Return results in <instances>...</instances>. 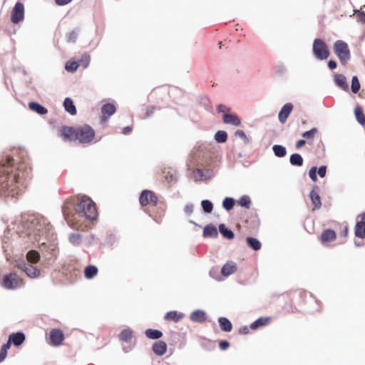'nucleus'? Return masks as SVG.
Returning a JSON list of instances; mask_svg holds the SVG:
<instances>
[{"label": "nucleus", "mask_w": 365, "mask_h": 365, "mask_svg": "<svg viewBox=\"0 0 365 365\" xmlns=\"http://www.w3.org/2000/svg\"><path fill=\"white\" fill-rule=\"evenodd\" d=\"M22 238L25 243L36 242L40 247L51 248L50 244L56 238L53 235L52 226L46 218L35 214L23 215L15 220L8 227L2 240V247L6 252L9 247V235Z\"/></svg>", "instance_id": "obj_1"}, {"label": "nucleus", "mask_w": 365, "mask_h": 365, "mask_svg": "<svg viewBox=\"0 0 365 365\" xmlns=\"http://www.w3.org/2000/svg\"><path fill=\"white\" fill-rule=\"evenodd\" d=\"M29 173L24 163L16 164L9 155L0 156V197L15 202L27 185Z\"/></svg>", "instance_id": "obj_2"}, {"label": "nucleus", "mask_w": 365, "mask_h": 365, "mask_svg": "<svg viewBox=\"0 0 365 365\" xmlns=\"http://www.w3.org/2000/svg\"><path fill=\"white\" fill-rule=\"evenodd\" d=\"M75 215L80 217H85L94 220L97 217V210L94 202L88 197H83L75 205Z\"/></svg>", "instance_id": "obj_3"}, {"label": "nucleus", "mask_w": 365, "mask_h": 365, "mask_svg": "<svg viewBox=\"0 0 365 365\" xmlns=\"http://www.w3.org/2000/svg\"><path fill=\"white\" fill-rule=\"evenodd\" d=\"M333 49L341 64L346 65L351 59V51L348 44L342 40H337L334 43Z\"/></svg>", "instance_id": "obj_4"}, {"label": "nucleus", "mask_w": 365, "mask_h": 365, "mask_svg": "<svg viewBox=\"0 0 365 365\" xmlns=\"http://www.w3.org/2000/svg\"><path fill=\"white\" fill-rule=\"evenodd\" d=\"M95 137V131L91 126L85 124L76 128V139L81 143H90Z\"/></svg>", "instance_id": "obj_5"}, {"label": "nucleus", "mask_w": 365, "mask_h": 365, "mask_svg": "<svg viewBox=\"0 0 365 365\" xmlns=\"http://www.w3.org/2000/svg\"><path fill=\"white\" fill-rule=\"evenodd\" d=\"M312 52L314 56L321 61L328 58L330 55L327 44L321 38H315L314 40Z\"/></svg>", "instance_id": "obj_6"}, {"label": "nucleus", "mask_w": 365, "mask_h": 365, "mask_svg": "<svg viewBox=\"0 0 365 365\" xmlns=\"http://www.w3.org/2000/svg\"><path fill=\"white\" fill-rule=\"evenodd\" d=\"M17 267L30 278H36L41 274L39 269L24 260L17 262Z\"/></svg>", "instance_id": "obj_7"}, {"label": "nucleus", "mask_w": 365, "mask_h": 365, "mask_svg": "<svg viewBox=\"0 0 365 365\" xmlns=\"http://www.w3.org/2000/svg\"><path fill=\"white\" fill-rule=\"evenodd\" d=\"M21 284V280L16 272H11L4 277L2 285L8 289H14Z\"/></svg>", "instance_id": "obj_8"}, {"label": "nucleus", "mask_w": 365, "mask_h": 365, "mask_svg": "<svg viewBox=\"0 0 365 365\" xmlns=\"http://www.w3.org/2000/svg\"><path fill=\"white\" fill-rule=\"evenodd\" d=\"M139 202L142 206H146L152 204L154 206L158 205V197L155 194L149 190H143L139 197Z\"/></svg>", "instance_id": "obj_9"}, {"label": "nucleus", "mask_w": 365, "mask_h": 365, "mask_svg": "<svg viewBox=\"0 0 365 365\" xmlns=\"http://www.w3.org/2000/svg\"><path fill=\"white\" fill-rule=\"evenodd\" d=\"M193 175L195 181H204L213 178L215 176V172L211 168H205L204 170L196 168L193 171Z\"/></svg>", "instance_id": "obj_10"}, {"label": "nucleus", "mask_w": 365, "mask_h": 365, "mask_svg": "<svg viewBox=\"0 0 365 365\" xmlns=\"http://www.w3.org/2000/svg\"><path fill=\"white\" fill-rule=\"evenodd\" d=\"M24 19V4L17 1L11 12V21L14 24H18Z\"/></svg>", "instance_id": "obj_11"}, {"label": "nucleus", "mask_w": 365, "mask_h": 365, "mask_svg": "<svg viewBox=\"0 0 365 365\" xmlns=\"http://www.w3.org/2000/svg\"><path fill=\"white\" fill-rule=\"evenodd\" d=\"M50 344L54 346L60 345L64 339V334L59 329H53L49 334Z\"/></svg>", "instance_id": "obj_12"}, {"label": "nucleus", "mask_w": 365, "mask_h": 365, "mask_svg": "<svg viewBox=\"0 0 365 365\" xmlns=\"http://www.w3.org/2000/svg\"><path fill=\"white\" fill-rule=\"evenodd\" d=\"M293 107L292 103H287L281 108L278 114L279 121L281 123H284L287 121L289 114L293 110Z\"/></svg>", "instance_id": "obj_13"}, {"label": "nucleus", "mask_w": 365, "mask_h": 365, "mask_svg": "<svg viewBox=\"0 0 365 365\" xmlns=\"http://www.w3.org/2000/svg\"><path fill=\"white\" fill-rule=\"evenodd\" d=\"M26 339V336L22 331H17L11 333L9 336L8 342L11 345L12 344L15 346H19L21 345Z\"/></svg>", "instance_id": "obj_14"}, {"label": "nucleus", "mask_w": 365, "mask_h": 365, "mask_svg": "<svg viewBox=\"0 0 365 365\" xmlns=\"http://www.w3.org/2000/svg\"><path fill=\"white\" fill-rule=\"evenodd\" d=\"M361 220L356 222L355 225V235L359 238H365V212L361 213Z\"/></svg>", "instance_id": "obj_15"}, {"label": "nucleus", "mask_w": 365, "mask_h": 365, "mask_svg": "<svg viewBox=\"0 0 365 365\" xmlns=\"http://www.w3.org/2000/svg\"><path fill=\"white\" fill-rule=\"evenodd\" d=\"M116 111V107L114 104L110 103H106L101 107L102 117L101 120L106 121L108 118L113 115Z\"/></svg>", "instance_id": "obj_16"}, {"label": "nucleus", "mask_w": 365, "mask_h": 365, "mask_svg": "<svg viewBox=\"0 0 365 365\" xmlns=\"http://www.w3.org/2000/svg\"><path fill=\"white\" fill-rule=\"evenodd\" d=\"M76 133V128L71 126H63L61 130V135L64 140H75Z\"/></svg>", "instance_id": "obj_17"}, {"label": "nucleus", "mask_w": 365, "mask_h": 365, "mask_svg": "<svg viewBox=\"0 0 365 365\" xmlns=\"http://www.w3.org/2000/svg\"><path fill=\"white\" fill-rule=\"evenodd\" d=\"M168 349L167 344L162 340H158L153 344V351L157 356H163L165 354Z\"/></svg>", "instance_id": "obj_18"}, {"label": "nucleus", "mask_w": 365, "mask_h": 365, "mask_svg": "<svg viewBox=\"0 0 365 365\" xmlns=\"http://www.w3.org/2000/svg\"><path fill=\"white\" fill-rule=\"evenodd\" d=\"M334 84L344 91H349V85L346 77L343 74L335 73L334 76Z\"/></svg>", "instance_id": "obj_19"}, {"label": "nucleus", "mask_w": 365, "mask_h": 365, "mask_svg": "<svg viewBox=\"0 0 365 365\" xmlns=\"http://www.w3.org/2000/svg\"><path fill=\"white\" fill-rule=\"evenodd\" d=\"M237 269V264L232 261H228L221 268V274L224 277H228L235 273Z\"/></svg>", "instance_id": "obj_20"}, {"label": "nucleus", "mask_w": 365, "mask_h": 365, "mask_svg": "<svg viewBox=\"0 0 365 365\" xmlns=\"http://www.w3.org/2000/svg\"><path fill=\"white\" fill-rule=\"evenodd\" d=\"M222 120L225 124H230L236 126L241 124L240 119L235 114L231 113H224L222 114Z\"/></svg>", "instance_id": "obj_21"}, {"label": "nucleus", "mask_w": 365, "mask_h": 365, "mask_svg": "<svg viewBox=\"0 0 365 365\" xmlns=\"http://www.w3.org/2000/svg\"><path fill=\"white\" fill-rule=\"evenodd\" d=\"M190 319L193 322L202 323L206 320V312L202 309H196L190 314Z\"/></svg>", "instance_id": "obj_22"}, {"label": "nucleus", "mask_w": 365, "mask_h": 365, "mask_svg": "<svg viewBox=\"0 0 365 365\" xmlns=\"http://www.w3.org/2000/svg\"><path fill=\"white\" fill-rule=\"evenodd\" d=\"M203 237L205 238H217L218 237L217 227L212 224L205 226L203 229Z\"/></svg>", "instance_id": "obj_23"}, {"label": "nucleus", "mask_w": 365, "mask_h": 365, "mask_svg": "<svg viewBox=\"0 0 365 365\" xmlns=\"http://www.w3.org/2000/svg\"><path fill=\"white\" fill-rule=\"evenodd\" d=\"M29 108L38 113V115H43L48 113V109L38 102L31 101L29 103Z\"/></svg>", "instance_id": "obj_24"}, {"label": "nucleus", "mask_w": 365, "mask_h": 365, "mask_svg": "<svg viewBox=\"0 0 365 365\" xmlns=\"http://www.w3.org/2000/svg\"><path fill=\"white\" fill-rule=\"evenodd\" d=\"M63 106L64 107L65 110L70 115H75L76 114L77 110L76 106L74 105V103L71 98H66L63 101Z\"/></svg>", "instance_id": "obj_25"}, {"label": "nucleus", "mask_w": 365, "mask_h": 365, "mask_svg": "<svg viewBox=\"0 0 365 365\" xmlns=\"http://www.w3.org/2000/svg\"><path fill=\"white\" fill-rule=\"evenodd\" d=\"M315 189L318 190V187L316 186L313 190H311L309 193V197L314 206V208L319 209L322 206L321 197Z\"/></svg>", "instance_id": "obj_26"}, {"label": "nucleus", "mask_w": 365, "mask_h": 365, "mask_svg": "<svg viewBox=\"0 0 365 365\" xmlns=\"http://www.w3.org/2000/svg\"><path fill=\"white\" fill-rule=\"evenodd\" d=\"M271 321V317H261L256 319L255 322H253L250 326V328L251 329L255 330L260 327L265 326L269 323Z\"/></svg>", "instance_id": "obj_27"}, {"label": "nucleus", "mask_w": 365, "mask_h": 365, "mask_svg": "<svg viewBox=\"0 0 365 365\" xmlns=\"http://www.w3.org/2000/svg\"><path fill=\"white\" fill-rule=\"evenodd\" d=\"M220 233L222 237L227 240H232L235 237L234 232L228 228L225 224L221 223L218 226Z\"/></svg>", "instance_id": "obj_28"}, {"label": "nucleus", "mask_w": 365, "mask_h": 365, "mask_svg": "<svg viewBox=\"0 0 365 365\" xmlns=\"http://www.w3.org/2000/svg\"><path fill=\"white\" fill-rule=\"evenodd\" d=\"M220 329L225 332H230L232 329V324L227 317H221L218 319Z\"/></svg>", "instance_id": "obj_29"}, {"label": "nucleus", "mask_w": 365, "mask_h": 365, "mask_svg": "<svg viewBox=\"0 0 365 365\" xmlns=\"http://www.w3.org/2000/svg\"><path fill=\"white\" fill-rule=\"evenodd\" d=\"M336 234L332 229L324 230L321 235L322 240L327 242L333 241L336 239Z\"/></svg>", "instance_id": "obj_30"}, {"label": "nucleus", "mask_w": 365, "mask_h": 365, "mask_svg": "<svg viewBox=\"0 0 365 365\" xmlns=\"http://www.w3.org/2000/svg\"><path fill=\"white\" fill-rule=\"evenodd\" d=\"M246 242L248 247H250L254 251H257L260 250L262 247L260 241L254 237H247Z\"/></svg>", "instance_id": "obj_31"}, {"label": "nucleus", "mask_w": 365, "mask_h": 365, "mask_svg": "<svg viewBox=\"0 0 365 365\" xmlns=\"http://www.w3.org/2000/svg\"><path fill=\"white\" fill-rule=\"evenodd\" d=\"M184 316L185 314L183 313H179L177 311H170L165 314V319L178 322Z\"/></svg>", "instance_id": "obj_32"}, {"label": "nucleus", "mask_w": 365, "mask_h": 365, "mask_svg": "<svg viewBox=\"0 0 365 365\" xmlns=\"http://www.w3.org/2000/svg\"><path fill=\"white\" fill-rule=\"evenodd\" d=\"M40 254L35 250H31L26 253V259L29 264H36L40 259Z\"/></svg>", "instance_id": "obj_33"}, {"label": "nucleus", "mask_w": 365, "mask_h": 365, "mask_svg": "<svg viewBox=\"0 0 365 365\" xmlns=\"http://www.w3.org/2000/svg\"><path fill=\"white\" fill-rule=\"evenodd\" d=\"M133 331L130 328L125 329L119 334V340L125 342H130L133 338Z\"/></svg>", "instance_id": "obj_34"}, {"label": "nucleus", "mask_w": 365, "mask_h": 365, "mask_svg": "<svg viewBox=\"0 0 365 365\" xmlns=\"http://www.w3.org/2000/svg\"><path fill=\"white\" fill-rule=\"evenodd\" d=\"M98 269L96 266L89 264L85 267L84 275L86 279H91L98 274Z\"/></svg>", "instance_id": "obj_35"}, {"label": "nucleus", "mask_w": 365, "mask_h": 365, "mask_svg": "<svg viewBox=\"0 0 365 365\" xmlns=\"http://www.w3.org/2000/svg\"><path fill=\"white\" fill-rule=\"evenodd\" d=\"M145 336L150 339H159L163 335V332L158 329H148L145 331Z\"/></svg>", "instance_id": "obj_36"}, {"label": "nucleus", "mask_w": 365, "mask_h": 365, "mask_svg": "<svg viewBox=\"0 0 365 365\" xmlns=\"http://www.w3.org/2000/svg\"><path fill=\"white\" fill-rule=\"evenodd\" d=\"M289 163L293 166L300 167L303 165L304 160L299 153H293L290 155Z\"/></svg>", "instance_id": "obj_37"}, {"label": "nucleus", "mask_w": 365, "mask_h": 365, "mask_svg": "<svg viewBox=\"0 0 365 365\" xmlns=\"http://www.w3.org/2000/svg\"><path fill=\"white\" fill-rule=\"evenodd\" d=\"M272 150L274 152V154L277 158H284L287 155V149L284 146L282 145H274L272 146Z\"/></svg>", "instance_id": "obj_38"}, {"label": "nucleus", "mask_w": 365, "mask_h": 365, "mask_svg": "<svg viewBox=\"0 0 365 365\" xmlns=\"http://www.w3.org/2000/svg\"><path fill=\"white\" fill-rule=\"evenodd\" d=\"M354 115L357 122L361 125H365V115L363 109L360 106H356L354 109Z\"/></svg>", "instance_id": "obj_39"}, {"label": "nucleus", "mask_w": 365, "mask_h": 365, "mask_svg": "<svg viewBox=\"0 0 365 365\" xmlns=\"http://www.w3.org/2000/svg\"><path fill=\"white\" fill-rule=\"evenodd\" d=\"M227 133L225 130H218L214 135L215 140L218 143H224L227 140Z\"/></svg>", "instance_id": "obj_40"}, {"label": "nucleus", "mask_w": 365, "mask_h": 365, "mask_svg": "<svg viewBox=\"0 0 365 365\" xmlns=\"http://www.w3.org/2000/svg\"><path fill=\"white\" fill-rule=\"evenodd\" d=\"M80 33V29L78 28H76L75 29H73V31L68 32L66 34V41L68 43H75L77 38H78V36Z\"/></svg>", "instance_id": "obj_41"}, {"label": "nucleus", "mask_w": 365, "mask_h": 365, "mask_svg": "<svg viewBox=\"0 0 365 365\" xmlns=\"http://www.w3.org/2000/svg\"><path fill=\"white\" fill-rule=\"evenodd\" d=\"M235 204V200L231 197H226L222 201V207L227 210H231Z\"/></svg>", "instance_id": "obj_42"}, {"label": "nucleus", "mask_w": 365, "mask_h": 365, "mask_svg": "<svg viewBox=\"0 0 365 365\" xmlns=\"http://www.w3.org/2000/svg\"><path fill=\"white\" fill-rule=\"evenodd\" d=\"M202 211L206 214H210L213 210V203L210 200H203L201 201Z\"/></svg>", "instance_id": "obj_43"}, {"label": "nucleus", "mask_w": 365, "mask_h": 365, "mask_svg": "<svg viewBox=\"0 0 365 365\" xmlns=\"http://www.w3.org/2000/svg\"><path fill=\"white\" fill-rule=\"evenodd\" d=\"M79 66V63L76 61H68L65 64V70L70 73H74L77 71Z\"/></svg>", "instance_id": "obj_44"}, {"label": "nucleus", "mask_w": 365, "mask_h": 365, "mask_svg": "<svg viewBox=\"0 0 365 365\" xmlns=\"http://www.w3.org/2000/svg\"><path fill=\"white\" fill-rule=\"evenodd\" d=\"M361 88L360 82L356 76H354L351 78V92L354 94H356Z\"/></svg>", "instance_id": "obj_45"}, {"label": "nucleus", "mask_w": 365, "mask_h": 365, "mask_svg": "<svg viewBox=\"0 0 365 365\" xmlns=\"http://www.w3.org/2000/svg\"><path fill=\"white\" fill-rule=\"evenodd\" d=\"M237 203L240 207L249 209L252 202L249 196L243 195L238 200Z\"/></svg>", "instance_id": "obj_46"}, {"label": "nucleus", "mask_w": 365, "mask_h": 365, "mask_svg": "<svg viewBox=\"0 0 365 365\" xmlns=\"http://www.w3.org/2000/svg\"><path fill=\"white\" fill-rule=\"evenodd\" d=\"M10 343L8 341L4 344L0 349V363L3 361L7 356V351L11 347Z\"/></svg>", "instance_id": "obj_47"}, {"label": "nucleus", "mask_w": 365, "mask_h": 365, "mask_svg": "<svg viewBox=\"0 0 365 365\" xmlns=\"http://www.w3.org/2000/svg\"><path fill=\"white\" fill-rule=\"evenodd\" d=\"M69 241L73 245H79L81 242V235L78 233H71L69 236Z\"/></svg>", "instance_id": "obj_48"}, {"label": "nucleus", "mask_w": 365, "mask_h": 365, "mask_svg": "<svg viewBox=\"0 0 365 365\" xmlns=\"http://www.w3.org/2000/svg\"><path fill=\"white\" fill-rule=\"evenodd\" d=\"M91 57L88 53H84L79 61V65L83 66L84 68H87L90 63Z\"/></svg>", "instance_id": "obj_49"}, {"label": "nucleus", "mask_w": 365, "mask_h": 365, "mask_svg": "<svg viewBox=\"0 0 365 365\" xmlns=\"http://www.w3.org/2000/svg\"><path fill=\"white\" fill-rule=\"evenodd\" d=\"M61 211L64 216L65 220L67 221H69L70 215H71L72 211L67 203H65L64 205H63V206L61 207Z\"/></svg>", "instance_id": "obj_50"}, {"label": "nucleus", "mask_w": 365, "mask_h": 365, "mask_svg": "<svg viewBox=\"0 0 365 365\" xmlns=\"http://www.w3.org/2000/svg\"><path fill=\"white\" fill-rule=\"evenodd\" d=\"M274 68L276 73L280 76H284L287 72V67L282 63L276 65Z\"/></svg>", "instance_id": "obj_51"}, {"label": "nucleus", "mask_w": 365, "mask_h": 365, "mask_svg": "<svg viewBox=\"0 0 365 365\" xmlns=\"http://www.w3.org/2000/svg\"><path fill=\"white\" fill-rule=\"evenodd\" d=\"M317 129L316 128H313L307 131L304 132L302 135V137L307 139H312L314 138V135L317 133Z\"/></svg>", "instance_id": "obj_52"}, {"label": "nucleus", "mask_w": 365, "mask_h": 365, "mask_svg": "<svg viewBox=\"0 0 365 365\" xmlns=\"http://www.w3.org/2000/svg\"><path fill=\"white\" fill-rule=\"evenodd\" d=\"M317 166L312 167L309 170V176L310 179L314 182L317 181Z\"/></svg>", "instance_id": "obj_53"}, {"label": "nucleus", "mask_w": 365, "mask_h": 365, "mask_svg": "<svg viewBox=\"0 0 365 365\" xmlns=\"http://www.w3.org/2000/svg\"><path fill=\"white\" fill-rule=\"evenodd\" d=\"M155 109V106H146L145 108V115L142 116L141 118L143 119H145V118L150 117L153 115V113H154Z\"/></svg>", "instance_id": "obj_54"}, {"label": "nucleus", "mask_w": 365, "mask_h": 365, "mask_svg": "<svg viewBox=\"0 0 365 365\" xmlns=\"http://www.w3.org/2000/svg\"><path fill=\"white\" fill-rule=\"evenodd\" d=\"M194 206L192 203H187L184 207V212L186 215L190 216L193 212Z\"/></svg>", "instance_id": "obj_55"}, {"label": "nucleus", "mask_w": 365, "mask_h": 365, "mask_svg": "<svg viewBox=\"0 0 365 365\" xmlns=\"http://www.w3.org/2000/svg\"><path fill=\"white\" fill-rule=\"evenodd\" d=\"M327 166L321 165L319 168H317V173L320 178H324L327 174Z\"/></svg>", "instance_id": "obj_56"}, {"label": "nucleus", "mask_w": 365, "mask_h": 365, "mask_svg": "<svg viewBox=\"0 0 365 365\" xmlns=\"http://www.w3.org/2000/svg\"><path fill=\"white\" fill-rule=\"evenodd\" d=\"M115 240H116V237H115V235H114L113 234H110L108 236H107V237L106 239V243L109 245H113V243L115 242Z\"/></svg>", "instance_id": "obj_57"}, {"label": "nucleus", "mask_w": 365, "mask_h": 365, "mask_svg": "<svg viewBox=\"0 0 365 365\" xmlns=\"http://www.w3.org/2000/svg\"><path fill=\"white\" fill-rule=\"evenodd\" d=\"M230 346V343L227 340H221L219 342V347L221 350H226Z\"/></svg>", "instance_id": "obj_58"}, {"label": "nucleus", "mask_w": 365, "mask_h": 365, "mask_svg": "<svg viewBox=\"0 0 365 365\" xmlns=\"http://www.w3.org/2000/svg\"><path fill=\"white\" fill-rule=\"evenodd\" d=\"M356 19H357L358 21H359L362 24H365V12L359 11L356 14Z\"/></svg>", "instance_id": "obj_59"}, {"label": "nucleus", "mask_w": 365, "mask_h": 365, "mask_svg": "<svg viewBox=\"0 0 365 365\" xmlns=\"http://www.w3.org/2000/svg\"><path fill=\"white\" fill-rule=\"evenodd\" d=\"M328 67L330 70H334L337 67V63L335 60H329L327 63Z\"/></svg>", "instance_id": "obj_60"}, {"label": "nucleus", "mask_w": 365, "mask_h": 365, "mask_svg": "<svg viewBox=\"0 0 365 365\" xmlns=\"http://www.w3.org/2000/svg\"><path fill=\"white\" fill-rule=\"evenodd\" d=\"M225 110H230V108H228L226 106H225L224 104H219L217 106V110L219 112V113H225Z\"/></svg>", "instance_id": "obj_61"}, {"label": "nucleus", "mask_w": 365, "mask_h": 365, "mask_svg": "<svg viewBox=\"0 0 365 365\" xmlns=\"http://www.w3.org/2000/svg\"><path fill=\"white\" fill-rule=\"evenodd\" d=\"M132 130H133V127L128 125V126H126L123 128L121 133L123 135H129L131 133Z\"/></svg>", "instance_id": "obj_62"}, {"label": "nucleus", "mask_w": 365, "mask_h": 365, "mask_svg": "<svg viewBox=\"0 0 365 365\" xmlns=\"http://www.w3.org/2000/svg\"><path fill=\"white\" fill-rule=\"evenodd\" d=\"M306 143L307 142L304 139H300L296 143L295 147L297 149H299L302 146H304L306 144Z\"/></svg>", "instance_id": "obj_63"}, {"label": "nucleus", "mask_w": 365, "mask_h": 365, "mask_svg": "<svg viewBox=\"0 0 365 365\" xmlns=\"http://www.w3.org/2000/svg\"><path fill=\"white\" fill-rule=\"evenodd\" d=\"M235 135L242 139L245 138L246 134L242 130H237L235 132Z\"/></svg>", "instance_id": "obj_64"}]
</instances>
